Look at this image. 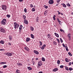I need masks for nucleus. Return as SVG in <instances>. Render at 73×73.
Here are the masks:
<instances>
[{"label": "nucleus", "mask_w": 73, "mask_h": 73, "mask_svg": "<svg viewBox=\"0 0 73 73\" xmlns=\"http://www.w3.org/2000/svg\"><path fill=\"white\" fill-rule=\"evenodd\" d=\"M6 22H7V20H6V19H3L1 21V23L3 25H5V24H6Z\"/></svg>", "instance_id": "1"}, {"label": "nucleus", "mask_w": 73, "mask_h": 73, "mask_svg": "<svg viewBox=\"0 0 73 73\" xmlns=\"http://www.w3.org/2000/svg\"><path fill=\"white\" fill-rule=\"evenodd\" d=\"M14 28H15V29H16V28L18 29V28H19V26H20L19 24L17 23L16 22H15L14 23Z\"/></svg>", "instance_id": "2"}, {"label": "nucleus", "mask_w": 73, "mask_h": 73, "mask_svg": "<svg viewBox=\"0 0 73 73\" xmlns=\"http://www.w3.org/2000/svg\"><path fill=\"white\" fill-rule=\"evenodd\" d=\"M2 9L3 10H4L5 11H7V6L5 5H2L1 6Z\"/></svg>", "instance_id": "3"}, {"label": "nucleus", "mask_w": 73, "mask_h": 73, "mask_svg": "<svg viewBox=\"0 0 73 73\" xmlns=\"http://www.w3.org/2000/svg\"><path fill=\"white\" fill-rule=\"evenodd\" d=\"M12 54H13V53L12 52H6L5 53V55H6L8 57H9V56H12Z\"/></svg>", "instance_id": "4"}, {"label": "nucleus", "mask_w": 73, "mask_h": 73, "mask_svg": "<svg viewBox=\"0 0 73 73\" xmlns=\"http://www.w3.org/2000/svg\"><path fill=\"white\" fill-rule=\"evenodd\" d=\"M0 32H2L3 33H5V30L3 27L0 28Z\"/></svg>", "instance_id": "5"}, {"label": "nucleus", "mask_w": 73, "mask_h": 73, "mask_svg": "<svg viewBox=\"0 0 73 73\" xmlns=\"http://www.w3.org/2000/svg\"><path fill=\"white\" fill-rule=\"evenodd\" d=\"M48 3L50 4H53L54 3V1L53 0H50L48 1Z\"/></svg>", "instance_id": "6"}, {"label": "nucleus", "mask_w": 73, "mask_h": 73, "mask_svg": "<svg viewBox=\"0 0 73 73\" xmlns=\"http://www.w3.org/2000/svg\"><path fill=\"white\" fill-rule=\"evenodd\" d=\"M38 65L39 66H41L42 65V62L41 61H39L38 63Z\"/></svg>", "instance_id": "7"}, {"label": "nucleus", "mask_w": 73, "mask_h": 73, "mask_svg": "<svg viewBox=\"0 0 73 73\" xmlns=\"http://www.w3.org/2000/svg\"><path fill=\"white\" fill-rule=\"evenodd\" d=\"M34 53L36 54H39V52L37 51L36 50H34Z\"/></svg>", "instance_id": "8"}, {"label": "nucleus", "mask_w": 73, "mask_h": 73, "mask_svg": "<svg viewBox=\"0 0 73 73\" xmlns=\"http://www.w3.org/2000/svg\"><path fill=\"white\" fill-rule=\"evenodd\" d=\"M65 60L66 62H69V61H70V59L69 60L67 58H65Z\"/></svg>", "instance_id": "9"}, {"label": "nucleus", "mask_w": 73, "mask_h": 73, "mask_svg": "<svg viewBox=\"0 0 73 73\" xmlns=\"http://www.w3.org/2000/svg\"><path fill=\"white\" fill-rule=\"evenodd\" d=\"M24 23L25 24H28V22L26 20H24Z\"/></svg>", "instance_id": "10"}, {"label": "nucleus", "mask_w": 73, "mask_h": 73, "mask_svg": "<svg viewBox=\"0 0 73 73\" xmlns=\"http://www.w3.org/2000/svg\"><path fill=\"white\" fill-rule=\"evenodd\" d=\"M58 69L57 68H55L54 69L52 70L53 72H57V71H58Z\"/></svg>", "instance_id": "11"}, {"label": "nucleus", "mask_w": 73, "mask_h": 73, "mask_svg": "<svg viewBox=\"0 0 73 73\" xmlns=\"http://www.w3.org/2000/svg\"><path fill=\"white\" fill-rule=\"evenodd\" d=\"M39 42L40 43V48H41V46H42V42L41 41H39Z\"/></svg>", "instance_id": "12"}, {"label": "nucleus", "mask_w": 73, "mask_h": 73, "mask_svg": "<svg viewBox=\"0 0 73 73\" xmlns=\"http://www.w3.org/2000/svg\"><path fill=\"white\" fill-rule=\"evenodd\" d=\"M46 46V45L45 44L43 45L42 47L41 48L42 50H44V48H45V47Z\"/></svg>", "instance_id": "13"}, {"label": "nucleus", "mask_w": 73, "mask_h": 73, "mask_svg": "<svg viewBox=\"0 0 73 73\" xmlns=\"http://www.w3.org/2000/svg\"><path fill=\"white\" fill-rule=\"evenodd\" d=\"M31 40V39L29 37H27L26 39V41L27 42H28L29 41Z\"/></svg>", "instance_id": "14"}, {"label": "nucleus", "mask_w": 73, "mask_h": 73, "mask_svg": "<svg viewBox=\"0 0 73 73\" xmlns=\"http://www.w3.org/2000/svg\"><path fill=\"white\" fill-rule=\"evenodd\" d=\"M22 29H23V25H21L19 28V29L20 30H19V31H20V32H21V30Z\"/></svg>", "instance_id": "15"}, {"label": "nucleus", "mask_w": 73, "mask_h": 73, "mask_svg": "<svg viewBox=\"0 0 73 73\" xmlns=\"http://www.w3.org/2000/svg\"><path fill=\"white\" fill-rule=\"evenodd\" d=\"M23 17L24 20H26V19H27V17H26V16L25 15H23Z\"/></svg>", "instance_id": "16"}, {"label": "nucleus", "mask_w": 73, "mask_h": 73, "mask_svg": "<svg viewBox=\"0 0 73 73\" xmlns=\"http://www.w3.org/2000/svg\"><path fill=\"white\" fill-rule=\"evenodd\" d=\"M30 28L31 31H34V28L33 27L31 26L30 27Z\"/></svg>", "instance_id": "17"}, {"label": "nucleus", "mask_w": 73, "mask_h": 73, "mask_svg": "<svg viewBox=\"0 0 73 73\" xmlns=\"http://www.w3.org/2000/svg\"><path fill=\"white\" fill-rule=\"evenodd\" d=\"M54 35H55V36H56L57 37H59V35H58V34H57L56 33H55Z\"/></svg>", "instance_id": "18"}, {"label": "nucleus", "mask_w": 73, "mask_h": 73, "mask_svg": "<svg viewBox=\"0 0 73 73\" xmlns=\"http://www.w3.org/2000/svg\"><path fill=\"white\" fill-rule=\"evenodd\" d=\"M61 5H63V7H64V8H66V5L64 3H62V4H61Z\"/></svg>", "instance_id": "19"}, {"label": "nucleus", "mask_w": 73, "mask_h": 73, "mask_svg": "<svg viewBox=\"0 0 73 73\" xmlns=\"http://www.w3.org/2000/svg\"><path fill=\"white\" fill-rule=\"evenodd\" d=\"M6 64H7V62H1L0 63V64H1V65Z\"/></svg>", "instance_id": "20"}, {"label": "nucleus", "mask_w": 73, "mask_h": 73, "mask_svg": "<svg viewBox=\"0 0 73 73\" xmlns=\"http://www.w3.org/2000/svg\"><path fill=\"white\" fill-rule=\"evenodd\" d=\"M0 44H4V42L3 40H1L0 41Z\"/></svg>", "instance_id": "21"}, {"label": "nucleus", "mask_w": 73, "mask_h": 73, "mask_svg": "<svg viewBox=\"0 0 73 73\" xmlns=\"http://www.w3.org/2000/svg\"><path fill=\"white\" fill-rule=\"evenodd\" d=\"M16 73H21V72H20V70H19L18 69H17L16 70Z\"/></svg>", "instance_id": "22"}, {"label": "nucleus", "mask_w": 73, "mask_h": 73, "mask_svg": "<svg viewBox=\"0 0 73 73\" xmlns=\"http://www.w3.org/2000/svg\"><path fill=\"white\" fill-rule=\"evenodd\" d=\"M27 69L29 70H32V68L30 67H27Z\"/></svg>", "instance_id": "23"}, {"label": "nucleus", "mask_w": 73, "mask_h": 73, "mask_svg": "<svg viewBox=\"0 0 73 73\" xmlns=\"http://www.w3.org/2000/svg\"><path fill=\"white\" fill-rule=\"evenodd\" d=\"M51 35H50V34H48L47 35V37L48 38H51Z\"/></svg>", "instance_id": "24"}, {"label": "nucleus", "mask_w": 73, "mask_h": 73, "mask_svg": "<svg viewBox=\"0 0 73 73\" xmlns=\"http://www.w3.org/2000/svg\"><path fill=\"white\" fill-rule=\"evenodd\" d=\"M9 38L10 40L11 41V40H12V36H9Z\"/></svg>", "instance_id": "25"}, {"label": "nucleus", "mask_w": 73, "mask_h": 73, "mask_svg": "<svg viewBox=\"0 0 73 73\" xmlns=\"http://www.w3.org/2000/svg\"><path fill=\"white\" fill-rule=\"evenodd\" d=\"M31 36L32 38H35V36H34V35H33L32 34H31Z\"/></svg>", "instance_id": "26"}, {"label": "nucleus", "mask_w": 73, "mask_h": 73, "mask_svg": "<svg viewBox=\"0 0 73 73\" xmlns=\"http://www.w3.org/2000/svg\"><path fill=\"white\" fill-rule=\"evenodd\" d=\"M42 61H45V58L43 57H42Z\"/></svg>", "instance_id": "27"}, {"label": "nucleus", "mask_w": 73, "mask_h": 73, "mask_svg": "<svg viewBox=\"0 0 73 73\" xmlns=\"http://www.w3.org/2000/svg\"><path fill=\"white\" fill-rule=\"evenodd\" d=\"M25 50H26L27 51H28V50H29V49L27 47H25Z\"/></svg>", "instance_id": "28"}, {"label": "nucleus", "mask_w": 73, "mask_h": 73, "mask_svg": "<svg viewBox=\"0 0 73 73\" xmlns=\"http://www.w3.org/2000/svg\"><path fill=\"white\" fill-rule=\"evenodd\" d=\"M68 54L69 56H72V54H71V52H68Z\"/></svg>", "instance_id": "29"}, {"label": "nucleus", "mask_w": 73, "mask_h": 73, "mask_svg": "<svg viewBox=\"0 0 73 73\" xmlns=\"http://www.w3.org/2000/svg\"><path fill=\"white\" fill-rule=\"evenodd\" d=\"M31 11L32 12H35V11H36V9H35V8H33L31 9Z\"/></svg>", "instance_id": "30"}, {"label": "nucleus", "mask_w": 73, "mask_h": 73, "mask_svg": "<svg viewBox=\"0 0 73 73\" xmlns=\"http://www.w3.org/2000/svg\"><path fill=\"white\" fill-rule=\"evenodd\" d=\"M57 63L58 65H59L60 64V61L59 60H58L57 61Z\"/></svg>", "instance_id": "31"}, {"label": "nucleus", "mask_w": 73, "mask_h": 73, "mask_svg": "<svg viewBox=\"0 0 73 73\" xmlns=\"http://www.w3.org/2000/svg\"><path fill=\"white\" fill-rule=\"evenodd\" d=\"M65 69L66 70H69V68H68V67L66 66H65Z\"/></svg>", "instance_id": "32"}, {"label": "nucleus", "mask_w": 73, "mask_h": 73, "mask_svg": "<svg viewBox=\"0 0 73 73\" xmlns=\"http://www.w3.org/2000/svg\"><path fill=\"white\" fill-rule=\"evenodd\" d=\"M44 7L46 9H47V8H48V6H47L45 5H44Z\"/></svg>", "instance_id": "33"}, {"label": "nucleus", "mask_w": 73, "mask_h": 73, "mask_svg": "<svg viewBox=\"0 0 73 73\" xmlns=\"http://www.w3.org/2000/svg\"><path fill=\"white\" fill-rule=\"evenodd\" d=\"M56 40L57 41L58 44L59 43H60V40H59V39L58 38H56Z\"/></svg>", "instance_id": "34"}, {"label": "nucleus", "mask_w": 73, "mask_h": 73, "mask_svg": "<svg viewBox=\"0 0 73 73\" xmlns=\"http://www.w3.org/2000/svg\"><path fill=\"white\" fill-rule=\"evenodd\" d=\"M24 11L25 13H27V10L26 8H25L24 9Z\"/></svg>", "instance_id": "35"}, {"label": "nucleus", "mask_w": 73, "mask_h": 73, "mask_svg": "<svg viewBox=\"0 0 73 73\" xmlns=\"http://www.w3.org/2000/svg\"><path fill=\"white\" fill-rule=\"evenodd\" d=\"M69 69L70 71H71V70H73V68L71 67H70L69 68Z\"/></svg>", "instance_id": "36"}, {"label": "nucleus", "mask_w": 73, "mask_h": 73, "mask_svg": "<svg viewBox=\"0 0 73 73\" xmlns=\"http://www.w3.org/2000/svg\"><path fill=\"white\" fill-rule=\"evenodd\" d=\"M66 5L67 6H68V7H70L71 6L70 5L69 3L66 4Z\"/></svg>", "instance_id": "37"}, {"label": "nucleus", "mask_w": 73, "mask_h": 73, "mask_svg": "<svg viewBox=\"0 0 73 73\" xmlns=\"http://www.w3.org/2000/svg\"><path fill=\"white\" fill-rule=\"evenodd\" d=\"M60 41L62 43L63 42V40H62V39L61 38H60Z\"/></svg>", "instance_id": "38"}, {"label": "nucleus", "mask_w": 73, "mask_h": 73, "mask_svg": "<svg viewBox=\"0 0 73 73\" xmlns=\"http://www.w3.org/2000/svg\"><path fill=\"white\" fill-rule=\"evenodd\" d=\"M32 62L33 63V65H35V61L33 60H32Z\"/></svg>", "instance_id": "39"}, {"label": "nucleus", "mask_w": 73, "mask_h": 73, "mask_svg": "<svg viewBox=\"0 0 73 73\" xmlns=\"http://www.w3.org/2000/svg\"><path fill=\"white\" fill-rule=\"evenodd\" d=\"M53 43H54V45H57V42L55 41H54L53 42Z\"/></svg>", "instance_id": "40"}, {"label": "nucleus", "mask_w": 73, "mask_h": 73, "mask_svg": "<svg viewBox=\"0 0 73 73\" xmlns=\"http://www.w3.org/2000/svg\"><path fill=\"white\" fill-rule=\"evenodd\" d=\"M61 1V0H56V2L57 3H60V1Z\"/></svg>", "instance_id": "41"}, {"label": "nucleus", "mask_w": 73, "mask_h": 73, "mask_svg": "<svg viewBox=\"0 0 73 73\" xmlns=\"http://www.w3.org/2000/svg\"><path fill=\"white\" fill-rule=\"evenodd\" d=\"M7 66L5 65L3 66V68H7Z\"/></svg>", "instance_id": "42"}, {"label": "nucleus", "mask_w": 73, "mask_h": 73, "mask_svg": "<svg viewBox=\"0 0 73 73\" xmlns=\"http://www.w3.org/2000/svg\"><path fill=\"white\" fill-rule=\"evenodd\" d=\"M60 68H64V66L61 65L60 66Z\"/></svg>", "instance_id": "43"}, {"label": "nucleus", "mask_w": 73, "mask_h": 73, "mask_svg": "<svg viewBox=\"0 0 73 73\" xmlns=\"http://www.w3.org/2000/svg\"><path fill=\"white\" fill-rule=\"evenodd\" d=\"M60 31L61 32H64V30H63L62 29H60Z\"/></svg>", "instance_id": "44"}, {"label": "nucleus", "mask_w": 73, "mask_h": 73, "mask_svg": "<svg viewBox=\"0 0 73 73\" xmlns=\"http://www.w3.org/2000/svg\"><path fill=\"white\" fill-rule=\"evenodd\" d=\"M7 17H8V18H9L11 17V15H7Z\"/></svg>", "instance_id": "45"}, {"label": "nucleus", "mask_w": 73, "mask_h": 73, "mask_svg": "<svg viewBox=\"0 0 73 73\" xmlns=\"http://www.w3.org/2000/svg\"><path fill=\"white\" fill-rule=\"evenodd\" d=\"M30 7L31 8H33V5H32V4H31Z\"/></svg>", "instance_id": "46"}, {"label": "nucleus", "mask_w": 73, "mask_h": 73, "mask_svg": "<svg viewBox=\"0 0 73 73\" xmlns=\"http://www.w3.org/2000/svg\"><path fill=\"white\" fill-rule=\"evenodd\" d=\"M72 62H70L69 63L68 65L69 66H70V65H72Z\"/></svg>", "instance_id": "47"}, {"label": "nucleus", "mask_w": 73, "mask_h": 73, "mask_svg": "<svg viewBox=\"0 0 73 73\" xmlns=\"http://www.w3.org/2000/svg\"><path fill=\"white\" fill-rule=\"evenodd\" d=\"M69 40L70 41L71 40V37L70 36H69L68 37Z\"/></svg>", "instance_id": "48"}, {"label": "nucleus", "mask_w": 73, "mask_h": 73, "mask_svg": "<svg viewBox=\"0 0 73 73\" xmlns=\"http://www.w3.org/2000/svg\"><path fill=\"white\" fill-rule=\"evenodd\" d=\"M68 37H70V34H68Z\"/></svg>", "instance_id": "49"}, {"label": "nucleus", "mask_w": 73, "mask_h": 73, "mask_svg": "<svg viewBox=\"0 0 73 73\" xmlns=\"http://www.w3.org/2000/svg\"><path fill=\"white\" fill-rule=\"evenodd\" d=\"M66 51H68L69 50V49H68V48H66Z\"/></svg>", "instance_id": "50"}, {"label": "nucleus", "mask_w": 73, "mask_h": 73, "mask_svg": "<svg viewBox=\"0 0 73 73\" xmlns=\"http://www.w3.org/2000/svg\"><path fill=\"white\" fill-rule=\"evenodd\" d=\"M62 45H63V46L64 47H65V44H64L63 43Z\"/></svg>", "instance_id": "51"}, {"label": "nucleus", "mask_w": 73, "mask_h": 73, "mask_svg": "<svg viewBox=\"0 0 73 73\" xmlns=\"http://www.w3.org/2000/svg\"><path fill=\"white\" fill-rule=\"evenodd\" d=\"M36 21L37 22H38V19L37 18L36 19Z\"/></svg>", "instance_id": "52"}, {"label": "nucleus", "mask_w": 73, "mask_h": 73, "mask_svg": "<svg viewBox=\"0 0 73 73\" xmlns=\"http://www.w3.org/2000/svg\"><path fill=\"white\" fill-rule=\"evenodd\" d=\"M23 0H19V1L20 2H22V1H23Z\"/></svg>", "instance_id": "53"}, {"label": "nucleus", "mask_w": 73, "mask_h": 73, "mask_svg": "<svg viewBox=\"0 0 73 73\" xmlns=\"http://www.w3.org/2000/svg\"><path fill=\"white\" fill-rule=\"evenodd\" d=\"M8 45H11V43L10 42H9L8 43Z\"/></svg>", "instance_id": "54"}, {"label": "nucleus", "mask_w": 73, "mask_h": 73, "mask_svg": "<svg viewBox=\"0 0 73 73\" xmlns=\"http://www.w3.org/2000/svg\"><path fill=\"white\" fill-rule=\"evenodd\" d=\"M53 19H54V20H56V18H55V17H53Z\"/></svg>", "instance_id": "55"}, {"label": "nucleus", "mask_w": 73, "mask_h": 73, "mask_svg": "<svg viewBox=\"0 0 73 73\" xmlns=\"http://www.w3.org/2000/svg\"><path fill=\"white\" fill-rule=\"evenodd\" d=\"M0 51H3V50H4V49H0Z\"/></svg>", "instance_id": "56"}, {"label": "nucleus", "mask_w": 73, "mask_h": 73, "mask_svg": "<svg viewBox=\"0 0 73 73\" xmlns=\"http://www.w3.org/2000/svg\"><path fill=\"white\" fill-rule=\"evenodd\" d=\"M44 23H47V21H46L45 20H44Z\"/></svg>", "instance_id": "57"}, {"label": "nucleus", "mask_w": 73, "mask_h": 73, "mask_svg": "<svg viewBox=\"0 0 73 73\" xmlns=\"http://www.w3.org/2000/svg\"><path fill=\"white\" fill-rule=\"evenodd\" d=\"M44 13L46 14L47 13V11H45Z\"/></svg>", "instance_id": "58"}, {"label": "nucleus", "mask_w": 73, "mask_h": 73, "mask_svg": "<svg viewBox=\"0 0 73 73\" xmlns=\"http://www.w3.org/2000/svg\"><path fill=\"white\" fill-rule=\"evenodd\" d=\"M35 60H36L37 61V60H38V58H36Z\"/></svg>", "instance_id": "59"}, {"label": "nucleus", "mask_w": 73, "mask_h": 73, "mask_svg": "<svg viewBox=\"0 0 73 73\" xmlns=\"http://www.w3.org/2000/svg\"><path fill=\"white\" fill-rule=\"evenodd\" d=\"M19 65H20L21 66H22V64H21V63H19Z\"/></svg>", "instance_id": "60"}, {"label": "nucleus", "mask_w": 73, "mask_h": 73, "mask_svg": "<svg viewBox=\"0 0 73 73\" xmlns=\"http://www.w3.org/2000/svg\"><path fill=\"white\" fill-rule=\"evenodd\" d=\"M58 22L59 23H61V21L60 20L58 21Z\"/></svg>", "instance_id": "61"}, {"label": "nucleus", "mask_w": 73, "mask_h": 73, "mask_svg": "<svg viewBox=\"0 0 73 73\" xmlns=\"http://www.w3.org/2000/svg\"><path fill=\"white\" fill-rule=\"evenodd\" d=\"M42 71H40V72H39L38 73H42Z\"/></svg>", "instance_id": "62"}, {"label": "nucleus", "mask_w": 73, "mask_h": 73, "mask_svg": "<svg viewBox=\"0 0 73 73\" xmlns=\"http://www.w3.org/2000/svg\"><path fill=\"white\" fill-rule=\"evenodd\" d=\"M64 48H68V46H65L64 47Z\"/></svg>", "instance_id": "63"}, {"label": "nucleus", "mask_w": 73, "mask_h": 73, "mask_svg": "<svg viewBox=\"0 0 73 73\" xmlns=\"http://www.w3.org/2000/svg\"><path fill=\"white\" fill-rule=\"evenodd\" d=\"M57 20L58 21H59V20H59V19H58V18H57Z\"/></svg>", "instance_id": "64"}]
</instances>
